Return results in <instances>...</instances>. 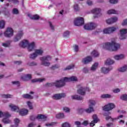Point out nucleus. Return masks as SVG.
<instances>
[{
	"label": "nucleus",
	"instance_id": "obj_59",
	"mask_svg": "<svg viewBox=\"0 0 127 127\" xmlns=\"http://www.w3.org/2000/svg\"><path fill=\"white\" fill-rule=\"evenodd\" d=\"M12 84H16V85H17L18 86H19V85H20V82H19V81H12Z\"/></svg>",
	"mask_w": 127,
	"mask_h": 127
},
{
	"label": "nucleus",
	"instance_id": "obj_26",
	"mask_svg": "<svg viewBox=\"0 0 127 127\" xmlns=\"http://www.w3.org/2000/svg\"><path fill=\"white\" fill-rule=\"evenodd\" d=\"M91 55L92 57H99L100 54H99L98 51L94 50L92 52Z\"/></svg>",
	"mask_w": 127,
	"mask_h": 127
},
{
	"label": "nucleus",
	"instance_id": "obj_56",
	"mask_svg": "<svg viewBox=\"0 0 127 127\" xmlns=\"http://www.w3.org/2000/svg\"><path fill=\"white\" fill-rule=\"evenodd\" d=\"M55 123L54 122H52L51 123H49V124H46V126L47 127H53V126H54Z\"/></svg>",
	"mask_w": 127,
	"mask_h": 127
},
{
	"label": "nucleus",
	"instance_id": "obj_41",
	"mask_svg": "<svg viewBox=\"0 0 127 127\" xmlns=\"http://www.w3.org/2000/svg\"><path fill=\"white\" fill-rule=\"evenodd\" d=\"M121 99L123 100V101H127V94H123L121 97Z\"/></svg>",
	"mask_w": 127,
	"mask_h": 127
},
{
	"label": "nucleus",
	"instance_id": "obj_29",
	"mask_svg": "<svg viewBox=\"0 0 127 127\" xmlns=\"http://www.w3.org/2000/svg\"><path fill=\"white\" fill-rule=\"evenodd\" d=\"M127 65H125L123 67H120L118 69V71H119V72H126V71H127Z\"/></svg>",
	"mask_w": 127,
	"mask_h": 127
},
{
	"label": "nucleus",
	"instance_id": "obj_42",
	"mask_svg": "<svg viewBox=\"0 0 127 127\" xmlns=\"http://www.w3.org/2000/svg\"><path fill=\"white\" fill-rule=\"evenodd\" d=\"M60 67V66L58 64H55L51 67V69H52V70H55V69H58Z\"/></svg>",
	"mask_w": 127,
	"mask_h": 127
},
{
	"label": "nucleus",
	"instance_id": "obj_63",
	"mask_svg": "<svg viewBox=\"0 0 127 127\" xmlns=\"http://www.w3.org/2000/svg\"><path fill=\"white\" fill-rule=\"evenodd\" d=\"M14 64H16V65H20L21 64L22 62L21 61H15L14 62Z\"/></svg>",
	"mask_w": 127,
	"mask_h": 127
},
{
	"label": "nucleus",
	"instance_id": "obj_57",
	"mask_svg": "<svg viewBox=\"0 0 127 127\" xmlns=\"http://www.w3.org/2000/svg\"><path fill=\"white\" fill-rule=\"evenodd\" d=\"M120 91H121V90H120V88H117L113 90V93H119V92Z\"/></svg>",
	"mask_w": 127,
	"mask_h": 127
},
{
	"label": "nucleus",
	"instance_id": "obj_12",
	"mask_svg": "<svg viewBox=\"0 0 127 127\" xmlns=\"http://www.w3.org/2000/svg\"><path fill=\"white\" fill-rule=\"evenodd\" d=\"M117 30V28L115 27H111L107 28L103 30V33L105 34H110V33H113L114 31Z\"/></svg>",
	"mask_w": 127,
	"mask_h": 127
},
{
	"label": "nucleus",
	"instance_id": "obj_1",
	"mask_svg": "<svg viewBox=\"0 0 127 127\" xmlns=\"http://www.w3.org/2000/svg\"><path fill=\"white\" fill-rule=\"evenodd\" d=\"M74 81H77V78L75 76H71L69 78L65 77L63 79L57 80L55 82L47 83L45 84V87H53V86H55L56 88H61V87L65 86V82H71Z\"/></svg>",
	"mask_w": 127,
	"mask_h": 127
},
{
	"label": "nucleus",
	"instance_id": "obj_22",
	"mask_svg": "<svg viewBox=\"0 0 127 127\" xmlns=\"http://www.w3.org/2000/svg\"><path fill=\"white\" fill-rule=\"evenodd\" d=\"M124 58H125V55H116L114 57L115 60H121L124 59Z\"/></svg>",
	"mask_w": 127,
	"mask_h": 127
},
{
	"label": "nucleus",
	"instance_id": "obj_53",
	"mask_svg": "<svg viewBox=\"0 0 127 127\" xmlns=\"http://www.w3.org/2000/svg\"><path fill=\"white\" fill-rule=\"evenodd\" d=\"M39 15L36 14L34 15L33 17H32V19H35L36 20H37V19H39Z\"/></svg>",
	"mask_w": 127,
	"mask_h": 127
},
{
	"label": "nucleus",
	"instance_id": "obj_43",
	"mask_svg": "<svg viewBox=\"0 0 127 127\" xmlns=\"http://www.w3.org/2000/svg\"><path fill=\"white\" fill-rule=\"evenodd\" d=\"M11 115L8 113V112H4L3 117L5 118L10 117Z\"/></svg>",
	"mask_w": 127,
	"mask_h": 127
},
{
	"label": "nucleus",
	"instance_id": "obj_9",
	"mask_svg": "<svg viewBox=\"0 0 127 127\" xmlns=\"http://www.w3.org/2000/svg\"><path fill=\"white\" fill-rule=\"evenodd\" d=\"M4 36L5 37H7L9 38V37H11L13 35V30L11 28H7L6 31L4 32Z\"/></svg>",
	"mask_w": 127,
	"mask_h": 127
},
{
	"label": "nucleus",
	"instance_id": "obj_52",
	"mask_svg": "<svg viewBox=\"0 0 127 127\" xmlns=\"http://www.w3.org/2000/svg\"><path fill=\"white\" fill-rule=\"evenodd\" d=\"M3 11L5 12V15H8L9 14V12L6 8H4Z\"/></svg>",
	"mask_w": 127,
	"mask_h": 127
},
{
	"label": "nucleus",
	"instance_id": "obj_60",
	"mask_svg": "<svg viewBox=\"0 0 127 127\" xmlns=\"http://www.w3.org/2000/svg\"><path fill=\"white\" fill-rule=\"evenodd\" d=\"M35 119H36V118L33 115L30 116V120H31V121H35Z\"/></svg>",
	"mask_w": 127,
	"mask_h": 127
},
{
	"label": "nucleus",
	"instance_id": "obj_40",
	"mask_svg": "<svg viewBox=\"0 0 127 127\" xmlns=\"http://www.w3.org/2000/svg\"><path fill=\"white\" fill-rule=\"evenodd\" d=\"M101 98L102 99H107L108 98H111V95L110 94H103L101 95Z\"/></svg>",
	"mask_w": 127,
	"mask_h": 127
},
{
	"label": "nucleus",
	"instance_id": "obj_5",
	"mask_svg": "<svg viewBox=\"0 0 127 127\" xmlns=\"http://www.w3.org/2000/svg\"><path fill=\"white\" fill-rule=\"evenodd\" d=\"M51 59H52V57L50 56H47L41 58L40 60L42 62L41 64L46 66H50L49 61H51Z\"/></svg>",
	"mask_w": 127,
	"mask_h": 127
},
{
	"label": "nucleus",
	"instance_id": "obj_61",
	"mask_svg": "<svg viewBox=\"0 0 127 127\" xmlns=\"http://www.w3.org/2000/svg\"><path fill=\"white\" fill-rule=\"evenodd\" d=\"M87 4L88 5H92L93 4V2L90 0L87 1Z\"/></svg>",
	"mask_w": 127,
	"mask_h": 127
},
{
	"label": "nucleus",
	"instance_id": "obj_4",
	"mask_svg": "<svg viewBox=\"0 0 127 127\" xmlns=\"http://www.w3.org/2000/svg\"><path fill=\"white\" fill-rule=\"evenodd\" d=\"M9 108H10L11 111L18 113L21 116H26L28 114V110L26 109H21L19 110V108L13 104H10L9 105Z\"/></svg>",
	"mask_w": 127,
	"mask_h": 127
},
{
	"label": "nucleus",
	"instance_id": "obj_54",
	"mask_svg": "<svg viewBox=\"0 0 127 127\" xmlns=\"http://www.w3.org/2000/svg\"><path fill=\"white\" fill-rule=\"evenodd\" d=\"M18 10L16 8H14L12 11L13 14H18Z\"/></svg>",
	"mask_w": 127,
	"mask_h": 127
},
{
	"label": "nucleus",
	"instance_id": "obj_32",
	"mask_svg": "<svg viewBox=\"0 0 127 127\" xmlns=\"http://www.w3.org/2000/svg\"><path fill=\"white\" fill-rule=\"evenodd\" d=\"M65 115L64 113H59L56 115L57 119H64Z\"/></svg>",
	"mask_w": 127,
	"mask_h": 127
},
{
	"label": "nucleus",
	"instance_id": "obj_27",
	"mask_svg": "<svg viewBox=\"0 0 127 127\" xmlns=\"http://www.w3.org/2000/svg\"><path fill=\"white\" fill-rule=\"evenodd\" d=\"M35 54L37 55V56H38V55H42V54H43V51L41 49L35 50Z\"/></svg>",
	"mask_w": 127,
	"mask_h": 127
},
{
	"label": "nucleus",
	"instance_id": "obj_10",
	"mask_svg": "<svg viewBox=\"0 0 127 127\" xmlns=\"http://www.w3.org/2000/svg\"><path fill=\"white\" fill-rule=\"evenodd\" d=\"M90 92V88L86 87L84 88L80 87L79 89L77 90V94L84 96L86 94V92Z\"/></svg>",
	"mask_w": 127,
	"mask_h": 127
},
{
	"label": "nucleus",
	"instance_id": "obj_19",
	"mask_svg": "<svg viewBox=\"0 0 127 127\" xmlns=\"http://www.w3.org/2000/svg\"><path fill=\"white\" fill-rule=\"evenodd\" d=\"M21 79L23 81H29V80L32 79V76H31V74H28L25 75L24 76H22Z\"/></svg>",
	"mask_w": 127,
	"mask_h": 127
},
{
	"label": "nucleus",
	"instance_id": "obj_36",
	"mask_svg": "<svg viewBox=\"0 0 127 127\" xmlns=\"http://www.w3.org/2000/svg\"><path fill=\"white\" fill-rule=\"evenodd\" d=\"M107 13L108 14H117V11H116L114 9L109 10L107 11Z\"/></svg>",
	"mask_w": 127,
	"mask_h": 127
},
{
	"label": "nucleus",
	"instance_id": "obj_6",
	"mask_svg": "<svg viewBox=\"0 0 127 127\" xmlns=\"http://www.w3.org/2000/svg\"><path fill=\"white\" fill-rule=\"evenodd\" d=\"M97 26H98L97 24L90 22L85 24L84 26V29H86V30H93V29H95Z\"/></svg>",
	"mask_w": 127,
	"mask_h": 127
},
{
	"label": "nucleus",
	"instance_id": "obj_58",
	"mask_svg": "<svg viewBox=\"0 0 127 127\" xmlns=\"http://www.w3.org/2000/svg\"><path fill=\"white\" fill-rule=\"evenodd\" d=\"M127 25V19L124 20L123 22L122 23V25L123 26H125V25Z\"/></svg>",
	"mask_w": 127,
	"mask_h": 127
},
{
	"label": "nucleus",
	"instance_id": "obj_21",
	"mask_svg": "<svg viewBox=\"0 0 127 127\" xmlns=\"http://www.w3.org/2000/svg\"><path fill=\"white\" fill-rule=\"evenodd\" d=\"M45 79L44 78H36L32 79L31 80V83H37V82H39V83H41V82H43Z\"/></svg>",
	"mask_w": 127,
	"mask_h": 127
},
{
	"label": "nucleus",
	"instance_id": "obj_8",
	"mask_svg": "<svg viewBox=\"0 0 127 127\" xmlns=\"http://www.w3.org/2000/svg\"><path fill=\"white\" fill-rule=\"evenodd\" d=\"M96 105V102L95 100H89V107L88 109L85 110V112L86 113H92V112H94V108H93V106Z\"/></svg>",
	"mask_w": 127,
	"mask_h": 127
},
{
	"label": "nucleus",
	"instance_id": "obj_3",
	"mask_svg": "<svg viewBox=\"0 0 127 127\" xmlns=\"http://www.w3.org/2000/svg\"><path fill=\"white\" fill-rule=\"evenodd\" d=\"M19 46H21V47H22L23 48L27 47L28 51L30 52V51H32V50L34 49L35 43L34 42H33L31 44H29L28 41L27 40H24L19 43Z\"/></svg>",
	"mask_w": 127,
	"mask_h": 127
},
{
	"label": "nucleus",
	"instance_id": "obj_37",
	"mask_svg": "<svg viewBox=\"0 0 127 127\" xmlns=\"http://www.w3.org/2000/svg\"><path fill=\"white\" fill-rule=\"evenodd\" d=\"M10 42V41H8L7 43H2V45L3 46V47H9Z\"/></svg>",
	"mask_w": 127,
	"mask_h": 127
},
{
	"label": "nucleus",
	"instance_id": "obj_62",
	"mask_svg": "<svg viewBox=\"0 0 127 127\" xmlns=\"http://www.w3.org/2000/svg\"><path fill=\"white\" fill-rule=\"evenodd\" d=\"M83 71L84 73H88L89 72V70L86 67H84L83 69Z\"/></svg>",
	"mask_w": 127,
	"mask_h": 127
},
{
	"label": "nucleus",
	"instance_id": "obj_49",
	"mask_svg": "<svg viewBox=\"0 0 127 127\" xmlns=\"http://www.w3.org/2000/svg\"><path fill=\"white\" fill-rule=\"evenodd\" d=\"M27 105H28L30 110H32V109H33V107L32 106V104H31V102H30V101L27 102Z\"/></svg>",
	"mask_w": 127,
	"mask_h": 127
},
{
	"label": "nucleus",
	"instance_id": "obj_18",
	"mask_svg": "<svg viewBox=\"0 0 127 127\" xmlns=\"http://www.w3.org/2000/svg\"><path fill=\"white\" fill-rule=\"evenodd\" d=\"M111 70H113V67H102L101 68V72L102 73H103V74H108V73H109V72H110V71H111Z\"/></svg>",
	"mask_w": 127,
	"mask_h": 127
},
{
	"label": "nucleus",
	"instance_id": "obj_30",
	"mask_svg": "<svg viewBox=\"0 0 127 127\" xmlns=\"http://www.w3.org/2000/svg\"><path fill=\"white\" fill-rule=\"evenodd\" d=\"M36 119L38 120H45L46 119V117L45 116L42 115V114H39L37 115Z\"/></svg>",
	"mask_w": 127,
	"mask_h": 127
},
{
	"label": "nucleus",
	"instance_id": "obj_17",
	"mask_svg": "<svg viewBox=\"0 0 127 127\" xmlns=\"http://www.w3.org/2000/svg\"><path fill=\"white\" fill-rule=\"evenodd\" d=\"M118 21V18L117 17H114L108 19L106 20V22L108 24H112V23H114Z\"/></svg>",
	"mask_w": 127,
	"mask_h": 127
},
{
	"label": "nucleus",
	"instance_id": "obj_14",
	"mask_svg": "<svg viewBox=\"0 0 127 127\" xmlns=\"http://www.w3.org/2000/svg\"><path fill=\"white\" fill-rule=\"evenodd\" d=\"M66 97V94L65 93L55 94L53 96L52 98L54 100H60L62 98H65Z\"/></svg>",
	"mask_w": 127,
	"mask_h": 127
},
{
	"label": "nucleus",
	"instance_id": "obj_15",
	"mask_svg": "<svg viewBox=\"0 0 127 127\" xmlns=\"http://www.w3.org/2000/svg\"><path fill=\"white\" fill-rule=\"evenodd\" d=\"M92 119L93 121L89 124L90 127H94V126H95V124H97V123L99 122V119L96 114H94L92 116Z\"/></svg>",
	"mask_w": 127,
	"mask_h": 127
},
{
	"label": "nucleus",
	"instance_id": "obj_35",
	"mask_svg": "<svg viewBox=\"0 0 127 127\" xmlns=\"http://www.w3.org/2000/svg\"><path fill=\"white\" fill-rule=\"evenodd\" d=\"M75 67V65L74 64H71L68 66H67L66 68H64V71H66V70H71V69H73Z\"/></svg>",
	"mask_w": 127,
	"mask_h": 127
},
{
	"label": "nucleus",
	"instance_id": "obj_50",
	"mask_svg": "<svg viewBox=\"0 0 127 127\" xmlns=\"http://www.w3.org/2000/svg\"><path fill=\"white\" fill-rule=\"evenodd\" d=\"M74 9L75 11H79V9H80V8H79V6L78 5V4H76L74 5Z\"/></svg>",
	"mask_w": 127,
	"mask_h": 127
},
{
	"label": "nucleus",
	"instance_id": "obj_47",
	"mask_svg": "<svg viewBox=\"0 0 127 127\" xmlns=\"http://www.w3.org/2000/svg\"><path fill=\"white\" fill-rule=\"evenodd\" d=\"M69 34H70V32L68 31H66L64 33V37H68Z\"/></svg>",
	"mask_w": 127,
	"mask_h": 127
},
{
	"label": "nucleus",
	"instance_id": "obj_38",
	"mask_svg": "<svg viewBox=\"0 0 127 127\" xmlns=\"http://www.w3.org/2000/svg\"><path fill=\"white\" fill-rule=\"evenodd\" d=\"M1 97L2 98H5L6 99H7L8 98H11V97H12V95L9 94H2Z\"/></svg>",
	"mask_w": 127,
	"mask_h": 127
},
{
	"label": "nucleus",
	"instance_id": "obj_2",
	"mask_svg": "<svg viewBox=\"0 0 127 127\" xmlns=\"http://www.w3.org/2000/svg\"><path fill=\"white\" fill-rule=\"evenodd\" d=\"M120 47L121 44L115 41H112L111 43H105L103 44V48L109 51H117L120 49Z\"/></svg>",
	"mask_w": 127,
	"mask_h": 127
},
{
	"label": "nucleus",
	"instance_id": "obj_13",
	"mask_svg": "<svg viewBox=\"0 0 127 127\" xmlns=\"http://www.w3.org/2000/svg\"><path fill=\"white\" fill-rule=\"evenodd\" d=\"M115 108V104L113 103H109L104 106L103 110L105 112H109L112 111Z\"/></svg>",
	"mask_w": 127,
	"mask_h": 127
},
{
	"label": "nucleus",
	"instance_id": "obj_16",
	"mask_svg": "<svg viewBox=\"0 0 127 127\" xmlns=\"http://www.w3.org/2000/svg\"><path fill=\"white\" fill-rule=\"evenodd\" d=\"M23 35V32L22 31V30H20L18 32L17 35L16 36V37L14 38V41L15 42H17L18 40H19L20 39H21V37H22Z\"/></svg>",
	"mask_w": 127,
	"mask_h": 127
},
{
	"label": "nucleus",
	"instance_id": "obj_51",
	"mask_svg": "<svg viewBox=\"0 0 127 127\" xmlns=\"http://www.w3.org/2000/svg\"><path fill=\"white\" fill-rule=\"evenodd\" d=\"M118 0H109V2H110V3L116 4L118 3Z\"/></svg>",
	"mask_w": 127,
	"mask_h": 127
},
{
	"label": "nucleus",
	"instance_id": "obj_31",
	"mask_svg": "<svg viewBox=\"0 0 127 127\" xmlns=\"http://www.w3.org/2000/svg\"><path fill=\"white\" fill-rule=\"evenodd\" d=\"M2 121L5 124H10L11 123V121L8 119V118H3Z\"/></svg>",
	"mask_w": 127,
	"mask_h": 127
},
{
	"label": "nucleus",
	"instance_id": "obj_48",
	"mask_svg": "<svg viewBox=\"0 0 127 127\" xmlns=\"http://www.w3.org/2000/svg\"><path fill=\"white\" fill-rule=\"evenodd\" d=\"M63 110L65 113H69L70 112V109H69L68 107H64Z\"/></svg>",
	"mask_w": 127,
	"mask_h": 127
},
{
	"label": "nucleus",
	"instance_id": "obj_46",
	"mask_svg": "<svg viewBox=\"0 0 127 127\" xmlns=\"http://www.w3.org/2000/svg\"><path fill=\"white\" fill-rule=\"evenodd\" d=\"M62 127H70V124L69 123L65 122L62 124Z\"/></svg>",
	"mask_w": 127,
	"mask_h": 127
},
{
	"label": "nucleus",
	"instance_id": "obj_25",
	"mask_svg": "<svg viewBox=\"0 0 127 127\" xmlns=\"http://www.w3.org/2000/svg\"><path fill=\"white\" fill-rule=\"evenodd\" d=\"M115 63V61L111 60V59H108L107 61L105 62V65H112V64H114Z\"/></svg>",
	"mask_w": 127,
	"mask_h": 127
},
{
	"label": "nucleus",
	"instance_id": "obj_11",
	"mask_svg": "<svg viewBox=\"0 0 127 127\" xmlns=\"http://www.w3.org/2000/svg\"><path fill=\"white\" fill-rule=\"evenodd\" d=\"M91 12L93 13V14H95L94 16V18H96V17H99V16H101L102 15V13H101V9L99 8H95L91 10Z\"/></svg>",
	"mask_w": 127,
	"mask_h": 127
},
{
	"label": "nucleus",
	"instance_id": "obj_33",
	"mask_svg": "<svg viewBox=\"0 0 127 127\" xmlns=\"http://www.w3.org/2000/svg\"><path fill=\"white\" fill-rule=\"evenodd\" d=\"M99 64L98 63H95L92 66L91 68V70L92 71H95L96 69H97V67H98Z\"/></svg>",
	"mask_w": 127,
	"mask_h": 127
},
{
	"label": "nucleus",
	"instance_id": "obj_44",
	"mask_svg": "<svg viewBox=\"0 0 127 127\" xmlns=\"http://www.w3.org/2000/svg\"><path fill=\"white\" fill-rule=\"evenodd\" d=\"M28 65L31 66H36V65H37V64L34 62H32L30 63H28Z\"/></svg>",
	"mask_w": 127,
	"mask_h": 127
},
{
	"label": "nucleus",
	"instance_id": "obj_64",
	"mask_svg": "<svg viewBox=\"0 0 127 127\" xmlns=\"http://www.w3.org/2000/svg\"><path fill=\"white\" fill-rule=\"evenodd\" d=\"M49 24L52 30H54V26L52 25L51 22H49Z\"/></svg>",
	"mask_w": 127,
	"mask_h": 127
},
{
	"label": "nucleus",
	"instance_id": "obj_20",
	"mask_svg": "<svg viewBox=\"0 0 127 127\" xmlns=\"http://www.w3.org/2000/svg\"><path fill=\"white\" fill-rule=\"evenodd\" d=\"M91 61H92V57L88 56L82 60V63H83V64H88V63H90Z\"/></svg>",
	"mask_w": 127,
	"mask_h": 127
},
{
	"label": "nucleus",
	"instance_id": "obj_39",
	"mask_svg": "<svg viewBox=\"0 0 127 127\" xmlns=\"http://www.w3.org/2000/svg\"><path fill=\"white\" fill-rule=\"evenodd\" d=\"M14 122L15 124V127H18V124H19V120L18 119H15L14 120Z\"/></svg>",
	"mask_w": 127,
	"mask_h": 127
},
{
	"label": "nucleus",
	"instance_id": "obj_55",
	"mask_svg": "<svg viewBox=\"0 0 127 127\" xmlns=\"http://www.w3.org/2000/svg\"><path fill=\"white\" fill-rule=\"evenodd\" d=\"M74 48V50L75 51V52H77L79 50V47L78 46V45H75L73 46Z\"/></svg>",
	"mask_w": 127,
	"mask_h": 127
},
{
	"label": "nucleus",
	"instance_id": "obj_28",
	"mask_svg": "<svg viewBox=\"0 0 127 127\" xmlns=\"http://www.w3.org/2000/svg\"><path fill=\"white\" fill-rule=\"evenodd\" d=\"M120 34L121 37L124 36L125 34L127 33V29H122L120 30Z\"/></svg>",
	"mask_w": 127,
	"mask_h": 127
},
{
	"label": "nucleus",
	"instance_id": "obj_7",
	"mask_svg": "<svg viewBox=\"0 0 127 127\" xmlns=\"http://www.w3.org/2000/svg\"><path fill=\"white\" fill-rule=\"evenodd\" d=\"M74 23L75 26H80V25H83V24L85 23L84 18L81 17L76 18L74 20Z\"/></svg>",
	"mask_w": 127,
	"mask_h": 127
},
{
	"label": "nucleus",
	"instance_id": "obj_45",
	"mask_svg": "<svg viewBox=\"0 0 127 127\" xmlns=\"http://www.w3.org/2000/svg\"><path fill=\"white\" fill-rule=\"evenodd\" d=\"M36 57H37V55L35 53L31 54L30 56V58H31V59H34Z\"/></svg>",
	"mask_w": 127,
	"mask_h": 127
},
{
	"label": "nucleus",
	"instance_id": "obj_34",
	"mask_svg": "<svg viewBox=\"0 0 127 127\" xmlns=\"http://www.w3.org/2000/svg\"><path fill=\"white\" fill-rule=\"evenodd\" d=\"M5 25V22L3 20H1L0 21V28L2 29V28H4V25Z\"/></svg>",
	"mask_w": 127,
	"mask_h": 127
},
{
	"label": "nucleus",
	"instance_id": "obj_23",
	"mask_svg": "<svg viewBox=\"0 0 127 127\" xmlns=\"http://www.w3.org/2000/svg\"><path fill=\"white\" fill-rule=\"evenodd\" d=\"M22 98H23V99H33V96L29 95V94H23L22 95Z\"/></svg>",
	"mask_w": 127,
	"mask_h": 127
},
{
	"label": "nucleus",
	"instance_id": "obj_24",
	"mask_svg": "<svg viewBox=\"0 0 127 127\" xmlns=\"http://www.w3.org/2000/svg\"><path fill=\"white\" fill-rule=\"evenodd\" d=\"M72 100H77L78 101H81L83 100V97L78 96V95H73L71 96Z\"/></svg>",
	"mask_w": 127,
	"mask_h": 127
}]
</instances>
